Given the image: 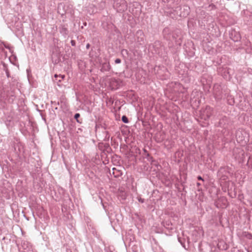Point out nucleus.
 Returning <instances> with one entry per match:
<instances>
[{
	"label": "nucleus",
	"mask_w": 252,
	"mask_h": 252,
	"mask_svg": "<svg viewBox=\"0 0 252 252\" xmlns=\"http://www.w3.org/2000/svg\"><path fill=\"white\" fill-rule=\"evenodd\" d=\"M215 121V126L222 128L223 129L227 130L232 125V122L230 118L223 115L220 112H216L213 118Z\"/></svg>",
	"instance_id": "f257e3e1"
},
{
	"label": "nucleus",
	"mask_w": 252,
	"mask_h": 252,
	"mask_svg": "<svg viewBox=\"0 0 252 252\" xmlns=\"http://www.w3.org/2000/svg\"><path fill=\"white\" fill-rule=\"evenodd\" d=\"M153 47L155 54L163 58L167 56L166 50L160 41H156L153 44Z\"/></svg>",
	"instance_id": "f03ea898"
},
{
	"label": "nucleus",
	"mask_w": 252,
	"mask_h": 252,
	"mask_svg": "<svg viewBox=\"0 0 252 252\" xmlns=\"http://www.w3.org/2000/svg\"><path fill=\"white\" fill-rule=\"evenodd\" d=\"M217 111L215 110L212 107L210 106H206L204 108H202L200 111L201 118L204 120H208L211 117L212 120L216 114Z\"/></svg>",
	"instance_id": "7ed1b4c3"
},
{
	"label": "nucleus",
	"mask_w": 252,
	"mask_h": 252,
	"mask_svg": "<svg viewBox=\"0 0 252 252\" xmlns=\"http://www.w3.org/2000/svg\"><path fill=\"white\" fill-rule=\"evenodd\" d=\"M114 8L118 12H123L127 9V4L126 0H114Z\"/></svg>",
	"instance_id": "20e7f679"
},
{
	"label": "nucleus",
	"mask_w": 252,
	"mask_h": 252,
	"mask_svg": "<svg viewBox=\"0 0 252 252\" xmlns=\"http://www.w3.org/2000/svg\"><path fill=\"white\" fill-rule=\"evenodd\" d=\"M129 11L134 16H139L141 12V5L138 2H133L129 3Z\"/></svg>",
	"instance_id": "39448f33"
},
{
	"label": "nucleus",
	"mask_w": 252,
	"mask_h": 252,
	"mask_svg": "<svg viewBox=\"0 0 252 252\" xmlns=\"http://www.w3.org/2000/svg\"><path fill=\"white\" fill-rule=\"evenodd\" d=\"M246 133L243 132L242 130H238L236 131V139L237 142L245 144L246 143L247 141L245 139V136Z\"/></svg>",
	"instance_id": "423d86ee"
},
{
	"label": "nucleus",
	"mask_w": 252,
	"mask_h": 252,
	"mask_svg": "<svg viewBox=\"0 0 252 252\" xmlns=\"http://www.w3.org/2000/svg\"><path fill=\"white\" fill-rule=\"evenodd\" d=\"M135 41L139 44L143 45L144 44L145 35L143 32L142 30H139L136 32L135 34Z\"/></svg>",
	"instance_id": "0eeeda50"
},
{
	"label": "nucleus",
	"mask_w": 252,
	"mask_h": 252,
	"mask_svg": "<svg viewBox=\"0 0 252 252\" xmlns=\"http://www.w3.org/2000/svg\"><path fill=\"white\" fill-rule=\"evenodd\" d=\"M229 35L230 38L234 42L239 41L241 39L240 33L233 29L229 31Z\"/></svg>",
	"instance_id": "6e6552de"
},
{
	"label": "nucleus",
	"mask_w": 252,
	"mask_h": 252,
	"mask_svg": "<svg viewBox=\"0 0 252 252\" xmlns=\"http://www.w3.org/2000/svg\"><path fill=\"white\" fill-rule=\"evenodd\" d=\"M213 93L215 97L217 99H220L222 97V93L221 88L220 85L215 84L213 88Z\"/></svg>",
	"instance_id": "1a4fd4ad"
},
{
	"label": "nucleus",
	"mask_w": 252,
	"mask_h": 252,
	"mask_svg": "<svg viewBox=\"0 0 252 252\" xmlns=\"http://www.w3.org/2000/svg\"><path fill=\"white\" fill-rule=\"evenodd\" d=\"M176 8H179L180 10L179 15L181 17H186L190 13V8L187 5H184L181 7H177Z\"/></svg>",
	"instance_id": "9d476101"
},
{
	"label": "nucleus",
	"mask_w": 252,
	"mask_h": 252,
	"mask_svg": "<svg viewBox=\"0 0 252 252\" xmlns=\"http://www.w3.org/2000/svg\"><path fill=\"white\" fill-rule=\"evenodd\" d=\"M162 34L164 39L167 41H172V32L169 28H165L162 31Z\"/></svg>",
	"instance_id": "9b49d317"
},
{
	"label": "nucleus",
	"mask_w": 252,
	"mask_h": 252,
	"mask_svg": "<svg viewBox=\"0 0 252 252\" xmlns=\"http://www.w3.org/2000/svg\"><path fill=\"white\" fill-rule=\"evenodd\" d=\"M144 154L143 156L144 158L147 159V160L152 162V164L154 165H156V163H154V162H156V161L153 159V158L150 156V154L148 153L146 150L145 149H143Z\"/></svg>",
	"instance_id": "f8f14e48"
},
{
	"label": "nucleus",
	"mask_w": 252,
	"mask_h": 252,
	"mask_svg": "<svg viewBox=\"0 0 252 252\" xmlns=\"http://www.w3.org/2000/svg\"><path fill=\"white\" fill-rule=\"evenodd\" d=\"M110 68L111 66L109 63L106 62L102 63L100 70L102 72L108 71Z\"/></svg>",
	"instance_id": "ddd939ff"
},
{
	"label": "nucleus",
	"mask_w": 252,
	"mask_h": 252,
	"mask_svg": "<svg viewBox=\"0 0 252 252\" xmlns=\"http://www.w3.org/2000/svg\"><path fill=\"white\" fill-rule=\"evenodd\" d=\"M55 82L57 83L59 86L62 87L63 85L62 79H63V76H60L58 77L57 75H55Z\"/></svg>",
	"instance_id": "4468645a"
},
{
	"label": "nucleus",
	"mask_w": 252,
	"mask_h": 252,
	"mask_svg": "<svg viewBox=\"0 0 252 252\" xmlns=\"http://www.w3.org/2000/svg\"><path fill=\"white\" fill-rule=\"evenodd\" d=\"M162 225L164 226V228L168 230H172V223L170 221H164L162 222Z\"/></svg>",
	"instance_id": "2eb2a0df"
},
{
	"label": "nucleus",
	"mask_w": 252,
	"mask_h": 252,
	"mask_svg": "<svg viewBox=\"0 0 252 252\" xmlns=\"http://www.w3.org/2000/svg\"><path fill=\"white\" fill-rule=\"evenodd\" d=\"M180 33V31L178 30H175L172 32V40L176 41L179 34Z\"/></svg>",
	"instance_id": "dca6fc26"
},
{
	"label": "nucleus",
	"mask_w": 252,
	"mask_h": 252,
	"mask_svg": "<svg viewBox=\"0 0 252 252\" xmlns=\"http://www.w3.org/2000/svg\"><path fill=\"white\" fill-rule=\"evenodd\" d=\"M178 241L179 242L181 243V244L182 245V246H183V247H184L185 248V249L186 250H188V248H189V244L188 245V248L186 247V245L185 243V239H182L180 237H179L178 238ZM189 240H188V243L189 244Z\"/></svg>",
	"instance_id": "f3484780"
},
{
	"label": "nucleus",
	"mask_w": 252,
	"mask_h": 252,
	"mask_svg": "<svg viewBox=\"0 0 252 252\" xmlns=\"http://www.w3.org/2000/svg\"><path fill=\"white\" fill-rule=\"evenodd\" d=\"M113 174L115 177L118 178L122 175V172L120 171L116 170L115 168H113Z\"/></svg>",
	"instance_id": "a211bd4d"
},
{
	"label": "nucleus",
	"mask_w": 252,
	"mask_h": 252,
	"mask_svg": "<svg viewBox=\"0 0 252 252\" xmlns=\"http://www.w3.org/2000/svg\"><path fill=\"white\" fill-rule=\"evenodd\" d=\"M227 99V103L228 104H229L230 105H233L234 104V103H235L234 98L233 97H232L231 96H228Z\"/></svg>",
	"instance_id": "6ab92c4d"
},
{
	"label": "nucleus",
	"mask_w": 252,
	"mask_h": 252,
	"mask_svg": "<svg viewBox=\"0 0 252 252\" xmlns=\"http://www.w3.org/2000/svg\"><path fill=\"white\" fill-rule=\"evenodd\" d=\"M104 133L105 134V136L104 138L103 141L105 142L108 141L110 138V134L109 132L107 131H105Z\"/></svg>",
	"instance_id": "aec40b11"
},
{
	"label": "nucleus",
	"mask_w": 252,
	"mask_h": 252,
	"mask_svg": "<svg viewBox=\"0 0 252 252\" xmlns=\"http://www.w3.org/2000/svg\"><path fill=\"white\" fill-rule=\"evenodd\" d=\"M80 117V115L79 113H76L74 116V118L76 120V121L78 123H82V119L80 120L79 119V117Z\"/></svg>",
	"instance_id": "412c9836"
},
{
	"label": "nucleus",
	"mask_w": 252,
	"mask_h": 252,
	"mask_svg": "<svg viewBox=\"0 0 252 252\" xmlns=\"http://www.w3.org/2000/svg\"><path fill=\"white\" fill-rule=\"evenodd\" d=\"M247 165L249 168L252 169V158L250 157L249 158Z\"/></svg>",
	"instance_id": "4be33fe9"
},
{
	"label": "nucleus",
	"mask_w": 252,
	"mask_h": 252,
	"mask_svg": "<svg viewBox=\"0 0 252 252\" xmlns=\"http://www.w3.org/2000/svg\"><path fill=\"white\" fill-rule=\"evenodd\" d=\"M122 121L125 124H127L129 122L127 117L126 115H123L122 117Z\"/></svg>",
	"instance_id": "5701e85b"
},
{
	"label": "nucleus",
	"mask_w": 252,
	"mask_h": 252,
	"mask_svg": "<svg viewBox=\"0 0 252 252\" xmlns=\"http://www.w3.org/2000/svg\"><path fill=\"white\" fill-rule=\"evenodd\" d=\"M229 69H230L229 68H227V67L224 68L223 69V70H224V76H225L226 78H227V76H226V75L225 74V73H226L227 74H229V77H230Z\"/></svg>",
	"instance_id": "b1692460"
},
{
	"label": "nucleus",
	"mask_w": 252,
	"mask_h": 252,
	"mask_svg": "<svg viewBox=\"0 0 252 252\" xmlns=\"http://www.w3.org/2000/svg\"><path fill=\"white\" fill-rule=\"evenodd\" d=\"M172 183L170 180H169V179L166 180V186L167 187H171L172 186Z\"/></svg>",
	"instance_id": "393cba45"
},
{
	"label": "nucleus",
	"mask_w": 252,
	"mask_h": 252,
	"mask_svg": "<svg viewBox=\"0 0 252 252\" xmlns=\"http://www.w3.org/2000/svg\"><path fill=\"white\" fill-rule=\"evenodd\" d=\"M137 199L141 203H143L145 202L144 199L142 198L140 196H137Z\"/></svg>",
	"instance_id": "a878e982"
},
{
	"label": "nucleus",
	"mask_w": 252,
	"mask_h": 252,
	"mask_svg": "<svg viewBox=\"0 0 252 252\" xmlns=\"http://www.w3.org/2000/svg\"><path fill=\"white\" fill-rule=\"evenodd\" d=\"M121 53L123 55L124 54H126V55H128V51L126 49H123L121 51Z\"/></svg>",
	"instance_id": "bb28decb"
},
{
	"label": "nucleus",
	"mask_w": 252,
	"mask_h": 252,
	"mask_svg": "<svg viewBox=\"0 0 252 252\" xmlns=\"http://www.w3.org/2000/svg\"><path fill=\"white\" fill-rule=\"evenodd\" d=\"M115 63L116 64L120 63H121V60L119 58H117L115 60Z\"/></svg>",
	"instance_id": "cd10ccee"
},
{
	"label": "nucleus",
	"mask_w": 252,
	"mask_h": 252,
	"mask_svg": "<svg viewBox=\"0 0 252 252\" xmlns=\"http://www.w3.org/2000/svg\"><path fill=\"white\" fill-rule=\"evenodd\" d=\"M70 43H71L72 46H74L75 45V44H76V41L75 40H72V39H71L70 40Z\"/></svg>",
	"instance_id": "c85d7f7f"
},
{
	"label": "nucleus",
	"mask_w": 252,
	"mask_h": 252,
	"mask_svg": "<svg viewBox=\"0 0 252 252\" xmlns=\"http://www.w3.org/2000/svg\"><path fill=\"white\" fill-rule=\"evenodd\" d=\"M209 7H211L212 9H213L214 8H216V6L213 4L209 5Z\"/></svg>",
	"instance_id": "c756f323"
},
{
	"label": "nucleus",
	"mask_w": 252,
	"mask_h": 252,
	"mask_svg": "<svg viewBox=\"0 0 252 252\" xmlns=\"http://www.w3.org/2000/svg\"><path fill=\"white\" fill-rule=\"evenodd\" d=\"M197 179H198V180H201V181H204V179H203L202 178V177H201V176H197Z\"/></svg>",
	"instance_id": "7c9ffc66"
},
{
	"label": "nucleus",
	"mask_w": 252,
	"mask_h": 252,
	"mask_svg": "<svg viewBox=\"0 0 252 252\" xmlns=\"http://www.w3.org/2000/svg\"><path fill=\"white\" fill-rule=\"evenodd\" d=\"M90 47V45L89 43H88L87 45H86V48L87 49H89Z\"/></svg>",
	"instance_id": "2f4dec72"
},
{
	"label": "nucleus",
	"mask_w": 252,
	"mask_h": 252,
	"mask_svg": "<svg viewBox=\"0 0 252 252\" xmlns=\"http://www.w3.org/2000/svg\"><path fill=\"white\" fill-rule=\"evenodd\" d=\"M162 1L166 3V2H168L169 1V0H161Z\"/></svg>",
	"instance_id": "473e14b6"
},
{
	"label": "nucleus",
	"mask_w": 252,
	"mask_h": 252,
	"mask_svg": "<svg viewBox=\"0 0 252 252\" xmlns=\"http://www.w3.org/2000/svg\"><path fill=\"white\" fill-rule=\"evenodd\" d=\"M66 252H72L70 251V250H69L68 249H66Z\"/></svg>",
	"instance_id": "72a5a7b5"
},
{
	"label": "nucleus",
	"mask_w": 252,
	"mask_h": 252,
	"mask_svg": "<svg viewBox=\"0 0 252 252\" xmlns=\"http://www.w3.org/2000/svg\"><path fill=\"white\" fill-rule=\"evenodd\" d=\"M83 25L85 26H87V23L86 22H84L83 23Z\"/></svg>",
	"instance_id": "f704fd0d"
},
{
	"label": "nucleus",
	"mask_w": 252,
	"mask_h": 252,
	"mask_svg": "<svg viewBox=\"0 0 252 252\" xmlns=\"http://www.w3.org/2000/svg\"><path fill=\"white\" fill-rule=\"evenodd\" d=\"M200 185H201V184H200V183H197V186H200Z\"/></svg>",
	"instance_id": "c9c22d12"
},
{
	"label": "nucleus",
	"mask_w": 252,
	"mask_h": 252,
	"mask_svg": "<svg viewBox=\"0 0 252 252\" xmlns=\"http://www.w3.org/2000/svg\"><path fill=\"white\" fill-rule=\"evenodd\" d=\"M63 30H64V34L65 33V31H66V29L65 28L63 29Z\"/></svg>",
	"instance_id": "e433bc0d"
},
{
	"label": "nucleus",
	"mask_w": 252,
	"mask_h": 252,
	"mask_svg": "<svg viewBox=\"0 0 252 252\" xmlns=\"http://www.w3.org/2000/svg\"><path fill=\"white\" fill-rule=\"evenodd\" d=\"M63 147H64V148H65V149H66V145H65L64 144Z\"/></svg>",
	"instance_id": "4c0bfd02"
},
{
	"label": "nucleus",
	"mask_w": 252,
	"mask_h": 252,
	"mask_svg": "<svg viewBox=\"0 0 252 252\" xmlns=\"http://www.w3.org/2000/svg\"><path fill=\"white\" fill-rule=\"evenodd\" d=\"M250 16H252V14H251V15H250Z\"/></svg>",
	"instance_id": "58836bf2"
}]
</instances>
